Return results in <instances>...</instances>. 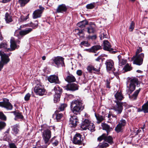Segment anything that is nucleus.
Here are the masks:
<instances>
[{
  "instance_id": "59",
  "label": "nucleus",
  "mask_w": 148,
  "mask_h": 148,
  "mask_svg": "<svg viewBox=\"0 0 148 148\" xmlns=\"http://www.w3.org/2000/svg\"><path fill=\"white\" fill-rule=\"evenodd\" d=\"M76 73L78 75L80 76L82 74V72L81 70H79L77 71Z\"/></svg>"
},
{
  "instance_id": "9",
  "label": "nucleus",
  "mask_w": 148,
  "mask_h": 148,
  "mask_svg": "<svg viewBox=\"0 0 148 148\" xmlns=\"http://www.w3.org/2000/svg\"><path fill=\"white\" fill-rule=\"evenodd\" d=\"M53 90L55 93L54 101V102L56 103L60 101V95L62 92V89L58 86H56L54 87Z\"/></svg>"
},
{
  "instance_id": "60",
  "label": "nucleus",
  "mask_w": 148,
  "mask_h": 148,
  "mask_svg": "<svg viewBox=\"0 0 148 148\" xmlns=\"http://www.w3.org/2000/svg\"><path fill=\"white\" fill-rule=\"evenodd\" d=\"M85 50L88 52H93H93H94V50H93L92 47H91V48H90L89 49H86Z\"/></svg>"
},
{
  "instance_id": "53",
  "label": "nucleus",
  "mask_w": 148,
  "mask_h": 148,
  "mask_svg": "<svg viewBox=\"0 0 148 148\" xmlns=\"http://www.w3.org/2000/svg\"><path fill=\"white\" fill-rule=\"evenodd\" d=\"M6 123L4 122H0V130L6 126Z\"/></svg>"
},
{
  "instance_id": "37",
  "label": "nucleus",
  "mask_w": 148,
  "mask_h": 148,
  "mask_svg": "<svg viewBox=\"0 0 148 148\" xmlns=\"http://www.w3.org/2000/svg\"><path fill=\"white\" fill-rule=\"evenodd\" d=\"M108 143L104 141L103 142L100 143L99 144V148H105L109 146Z\"/></svg>"
},
{
  "instance_id": "27",
  "label": "nucleus",
  "mask_w": 148,
  "mask_h": 148,
  "mask_svg": "<svg viewBox=\"0 0 148 148\" xmlns=\"http://www.w3.org/2000/svg\"><path fill=\"white\" fill-rule=\"evenodd\" d=\"M66 81L70 83L75 82L76 80V79L73 75L69 74L65 79Z\"/></svg>"
},
{
  "instance_id": "34",
  "label": "nucleus",
  "mask_w": 148,
  "mask_h": 148,
  "mask_svg": "<svg viewBox=\"0 0 148 148\" xmlns=\"http://www.w3.org/2000/svg\"><path fill=\"white\" fill-rule=\"evenodd\" d=\"M95 116L97 119V123H99L103 120V117L101 115L95 114Z\"/></svg>"
},
{
  "instance_id": "61",
  "label": "nucleus",
  "mask_w": 148,
  "mask_h": 148,
  "mask_svg": "<svg viewBox=\"0 0 148 148\" xmlns=\"http://www.w3.org/2000/svg\"><path fill=\"white\" fill-rule=\"evenodd\" d=\"M97 38V36L96 35H94L92 36H89V38L90 39H92V40H95Z\"/></svg>"
},
{
  "instance_id": "2",
  "label": "nucleus",
  "mask_w": 148,
  "mask_h": 148,
  "mask_svg": "<svg viewBox=\"0 0 148 148\" xmlns=\"http://www.w3.org/2000/svg\"><path fill=\"white\" fill-rule=\"evenodd\" d=\"M42 135L43 139L46 145H48L49 144L48 142L51 136V128L49 127L44 128L42 129Z\"/></svg>"
},
{
  "instance_id": "63",
  "label": "nucleus",
  "mask_w": 148,
  "mask_h": 148,
  "mask_svg": "<svg viewBox=\"0 0 148 148\" xmlns=\"http://www.w3.org/2000/svg\"><path fill=\"white\" fill-rule=\"evenodd\" d=\"M111 116H112L111 114L109 113V114H108L107 117L108 119V120L110 121H111V120L112 119V118L111 117Z\"/></svg>"
},
{
  "instance_id": "52",
  "label": "nucleus",
  "mask_w": 148,
  "mask_h": 148,
  "mask_svg": "<svg viewBox=\"0 0 148 148\" xmlns=\"http://www.w3.org/2000/svg\"><path fill=\"white\" fill-rule=\"evenodd\" d=\"M142 51V48L141 47H138L136 51V54L135 55H139L140 54L139 53L141 52Z\"/></svg>"
},
{
  "instance_id": "42",
  "label": "nucleus",
  "mask_w": 148,
  "mask_h": 148,
  "mask_svg": "<svg viewBox=\"0 0 148 148\" xmlns=\"http://www.w3.org/2000/svg\"><path fill=\"white\" fill-rule=\"evenodd\" d=\"M93 50H94L93 53H95V51L102 49L101 47L99 45H95L92 47Z\"/></svg>"
},
{
  "instance_id": "10",
  "label": "nucleus",
  "mask_w": 148,
  "mask_h": 148,
  "mask_svg": "<svg viewBox=\"0 0 148 148\" xmlns=\"http://www.w3.org/2000/svg\"><path fill=\"white\" fill-rule=\"evenodd\" d=\"M108 135L106 134H103L101 136L99 137L97 139L99 141L104 139L105 141L108 142L110 144H112L114 143L112 137L110 136H107Z\"/></svg>"
},
{
  "instance_id": "19",
  "label": "nucleus",
  "mask_w": 148,
  "mask_h": 148,
  "mask_svg": "<svg viewBox=\"0 0 148 148\" xmlns=\"http://www.w3.org/2000/svg\"><path fill=\"white\" fill-rule=\"evenodd\" d=\"M67 90L74 91L78 89V86L75 83L70 84L64 87Z\"/></svg>"
},
{
  "instance_id": "1",
  "label": "nucleus",
  "mask_w": 148,
  "mask_h": 148,
  "mask_svg": "<svg viewBox=\"0 0 148 148\" xmlns=\"http://www.w3.org/2000/svg\"><path fill=\"white\" fill-rule=\"evenodd\" d=\"M138 79L134 78L131 79L130 86L129 87H128L127 93L129 95V97L132 100H135L136 99L138 95L140 92V89L136 90L132 96L130 95V94H131L135 90L136 85H138Z\"/></svg>"
},
{
  "instance_id": "64",
  "label": "nucleus",
  "mask_w": 148,
  "mask_h": 148,
  "mask_svg": "<svg viewBox=\"0 0 148 148\" xmlns=\"http://www.w3.org/2000/svg\"><path fill=\"white\" fill-rule=\"evenodd\" d=\"M101 55L99 56L97 58L95 59V60L97 61H99L101 59Z\"/></svg>"
},
{
  "instance_id": "46",
  "label": "nucleus",
  "mask_w": 148,
  "mask_h": 148,
  "mask_svg": "<svg viewBox=\"0 0 148 148\" xmlns=\"http://www.w3.org/2000/svg\"><path fill=\"white\" fill-rule=\"evenodd\" d=\"M126 124V121L125 120L122 119L119 122V125L124 127Z\"/></svg>"
},
{
  "instance_id": "30",
  "label": "nucleus",
  "mask_w": 148,
  "mask_h": 148,
  "mask_svg": "<svg viewBox=\"0 0 148 148\" xmlns=\"http://www.w3.org/2000/svg\"><path fill=\"white\" fill-rule=\"evenodd\" d=\"M5 18L7 23H9L13 21L12 16L8 12L5 14Z\"/></svg>"
},
{
  "instance_id": "31",
  "label": "nucleus",
  "mask_w": 148,
  "mask_h": 148,
  "mask_svg": "<svg viewBox=\"0 0 148 148\" xmlns=\"http://www.w3.org/2000/svg\"><path fill=\"white\" fill-rule=\"evenodd\" d=\"M8 46L6 42H1L0 44V48H3L5 50V51H8Z\"/></svg>"
},
{
  "instance_id": "12",
  "label": "nucleus",
  "mask_w": 148,
  "mask_h": 148,
  "mask_svg": "<svg viewBox=\"0 0 148 148\" xmlns=\"http://www.w3.org/2000/svg\"><path fill=\"white\" fill-rule=\"evenodd\" d=\"M32 31V29L31 28L26 29H25L21 30L18 34L16 32L15 34V35L18 37V39H21L25 35L28 34Z\"/></svg>"
},
{
  "instance_id": "35",
  "label": "nucleus",
  "mask_w": 148,
  "mask_h": 148,
  "mask_svg": "<svg viewBox=\"0 0 148 148\" xmlns=\"http://www.w3.org/2000/svg\"><path fill=\"white\" fill-rule=\"evenodd\" d=\"M87 129L91 132H94L95 131V126L93 123H91L90 121L89 123V125H88Z\"/></svg>"
},
{
  "instance_id": "6",
  "label": "nucleus",
  "mask_w": 148,
  "mask_h": 148,
  "mask_svg": "<svg viewBox=\"0 0 148 148\" xmlns=\"http://www.w3.org/2000/svg\"><path fill=\"white\" fill-rule=\"evenodd\" d=\"M116 104L113 107V109L115 111L117 114L121 113L123 109V106H125L126 103L121 102L120 101H114Z\"/></svg>"
},
{
  "instance_id": "7",
  "label": "nucleus",
  "mask_w": 148,
  "mask_h": 148,
  "mask_svg": "<svg viewBox=\"0 0 148 148\" xmlns=\"http://www.w3.org/2000/svg\"><path fill=\"white\" fill-rule=\"evenodd\" d=\"M64 59L62 57L57 56L53 58L50 60L51 62H53L58 67L64 66Z\"/></svg>"
},
{
  "instance_id": "45",
  "label": "nucleus",
  "mask_w": 148,
  "mask_h": 148,
  "mask_svg": "<svg viewBox=\"0 0 148 148\" xmlns=\"http://www.w3.org/2000/svg\"><path fill=\"white\" fill-rule=\"evenodd\" d=\"M14 113H15L14 114L16 118L20 119H22L23 118V117L21 113H16L14 112Z\"/></svg>"
},
{
  "instance_id": "18",
  "label": "nucleus",
  "mask_w": 148,
  "mask_h": 148,
  "mask_svg": "<svg viewBox=\"0 0 148 148\" xmlns=\"http://www.w3.org/2000/svg\"><path fill=\"white\" fill-rule=\"evenodd\" d=\"M84 108V105H83L82 102L81 104L78 105V106L71 108V110L74 114H77L78 113L80 112Z\"/></svg>"
},
{
  "instance_id": "20",
  "label": "nucleus",
  "mask_w": 148,
  "mask_h": 148,
  "mask_svg": "<svg viewBox=\"0 0 148 148\" xmlns=\"http://www.w3.org/2000/svg\"><path fill=\"white\" fill-rule=\"evenodd\" d=\"M10 48L9 47L8 49V51H11L14 50L16 48H18V46H18H17L16 45V41H15V39L14 38H11L10 40Z\"/></svg>"
},
{
  "instance_id": "11",
  "label": "nucleus",
  "mask_w": 148,
  "mask_h": 148,
  "mask_svg": "<svg viewBox=\"0 0 148 148\" xmlns=\"http://www.w3.org/2000/svg\"><path fill=\"white\" fill-rule=\"evenodd\" d=\"M0 106L9 110H12L13 108V106L9 100L6 98L4 99L2 102H0Z\"/></svg>"
},
{
  "instance_id": "57",
  "label": "nucleus",
  "mask_w": 148,
  "mask_h": 148,
  "mask_svg": "<svg viewBox=\"0 0 148 148\" xmlns=\"http://www.w3.org/2000/svg\"><path fill=\"white\" fill-rule=\"evenodd\" d=\"M110 80L107 79L106 80V86L107 88H110Z\"/></svg>"
},
{
  "instance_id": "40",
  "label": "nucleus",
  "mask_w": 148,
  "mask_h": 148,
  "mask_svg": "<svg viewBox=\"0 0 148 148\" xmlns=\"http://www.w3.org/2000/svg\"><path fill=\"white\" fill-rule=\"evenodd\" d=\"M105 31L104 29H103L101 32V34L99 36V37L100 38V39L102 40L104 38H107V35L106 33H105L104 32Z\"/></svg>"
},
{
  "instance_id": "25",
  "label": "nucleus",
  "mask_w": 148,
  "mask_h": 148,
  "mask_svg": "<svg viewBox=\"0 0 148 148\" xmlns=\"http://www.w3.org/2000/svg\"><path fill=\"white\" fill-rule=\"evenodd\" d=\"M116 100L114 101H119L123 100L124 98L122 93L120 92H117L114 95Z\"/></svg>"
},
{
  "instance_id": "23",
  "label": "nucleus",
  "mask_w": 148,
  "mask_h": 148,
  "mask_svg": "<svg viewBox=\"0 0 148 148\" xmlns=\"http://www.w3.org/2000/svg\"><path fill=\"white\" fill-rule=\"evenodd\" d=\"M49 82L51 83H58L59 81L58 76L54 75L50 76L48 78Z\"/></svg>"
},
{
  "instance_id": "4",
  "label": "nucleus",
  "mask_w": 148,
  "mask_h": 148,
  "mask_svg": "<svg viewBox=\"0 0 148 148\" xmlns=\"http://www.w3.org/2000/svg\"><path fill=\"white\" fill-rule=\"evenodd\" d=\"M144 54L141 53L138 55H135L131 58V60L133 61V64L140 66L143 63Z\"/></svg>"
},
{
  "instance_id": "13",
  "label": "nucleus",
  "mask_w": 148,
  "mask_h": 148,
  "mask_svg": "<svg viewBox=\"0 0 148 148\" xmlns=\"http://www.w3.org/2000/svg\"><path fill=\"white\" fill-rule=\"evenodd\" d=\"M39 9L36 10L33 13V18L34 19L40 17L41 16V14L45 9L41 5H39Z\"/></svg>"
},
{
  "instance_id": "55",
  "label": "nucleus",
  "mask_w": 148,
  "mask_h": 148,
  "mask_svg": "<svg viewBox=\"0 0 148 148\" xmlns=\"http://www.w3.org/2000/svg\"><path fill=\"white\" fill-rule=\"evenodd\" d=\"M37 21H35L34 23H32L31 24V26L34 28H35L37 27L38 26V23Z\"/></svg>"
},
{
  "instance_id": "17",
  "label": "nucleus",
  "mask_w": 148,
  "mask_h": 148,
  "mask_svg": "<svg viewBox=\"0 0 148 148\" xmlns=\"http://www.w3.org/2000/svg\"><path fill=\"white\" fill-rule=\"evenodd\" d=\"M105 64L106 66L107 70L108 71L112 70L114 71L115 68L114 67L113 61L111 60H107Z\"/></svg>"
},
{
  "instance_id": "22",
  "label": "nucleus",
  "mask_w": 148,
  "mask_h": 148,
  "mask_svg": "<svg viewBox=\"0 0 148 148\" xmlns=\"http://www.w3.org/2000/svg\"><path fill=\"white\" fill-rule=\"evenodd\" d=\"M101 125L103 130L106 131L107 134H106L107 135H108L109 132L112 130V128L106 123H102L101 124Z\"/></svg>"
},
{
  "instance_id": "54",
  "label": "nucleus",
  "mask_w": 148,
  "mask_h": 148,
  "mask_svg": "<svg viewBox=\"0 0 148 148\" xmlns=\"http://www.w3.org/2000/svg\"><path fill=\"white\" fill-rule=\"evenodd\" d=\"M10 148H17L15 144L14 143H10L9 144Z\"/></svg>"
},
{
  "instance_id": "26",
  "label": "nucleus",
  "mask_w": 148,
  "mask_h": 148,
  "mask_svg": "<svg viewBox=\"0 0 148 148\" xmlns=\"http://www.w3.org/2000/svg\"><path fill=\"white\" fill-rule=\"evenodd\" d=\"M100 65L98 67H97L96 68L92 65H90L87 67V69L89 73H91L92 70L96 72H99L100 71Z\"/></svg>"
},
{
  "instance_id": "5",
  "label": "nucleus",
  "mask_w": 148,
  "mask_h": 148,
  "mask_svg": "<svg viewBox=\"0 0 148 148\" xmlns=\"http://www.w3.org/2000/svg\"><path fill=\"white\" fill-rule=\"evenodd\" d=\"M83 139L82 137V135L79 133H76L74 136L73 142L75 145H82L84 146L86 143H83Z\"/></svg>"
},
{
  "instance_id": "36",
  "label": "nucleus",
  "mask_w": 148,
  "mask_h": 148,
  "mask_svg": "<svg viewBox=\"0 0 148 148\" xmlns=\"http://www.w3.org/2000/svg\"><path fill=\"white\" fill-rule=\"evenodd\" d=\"M132 69V68L131 67V65L127 63L125 65L123 69L125 71L127 72L131 71Z\"/></svg>"
},
{
  "instance_id": "33",
  "label": "nucleus",
  "mask_w": 148,
  "mask_h": 148,
  "mask_svg": "<svg viewBox=\"0 0 148 148\" xmlns=\"http://www.w3.org/2000/svg\"><path fill=\"white\" fill-rule=\"evenodd\" d=\"M145 113L148 112V101L142 106V110Z\"/></svg>"
},
{
  "instance_id": "29",
  "label": "nucleus",
  "mask_w": 148,
  "mask_h": 148,
  "mask_svg": "<svg viewBox=\"0 0 148 148\" xmlns=\"http://www.w3.org/2000/svg\"><path fill=\"white\" fill-rule=\"evenodd\" d=\"M12 133L14 134H16L18 133L19 132L18 129L19 127L18 125L16 124L12 126Z\"/></svg>"
},
{
  "instance_id": "43",
  "label": "nucleus",
  "mask_w": 148,
  "mask_h": 148,
  "mask_svg": "<svg viewBox=\"0 0 148 148\" xmlns=\"http://www.w3.org/2000/svg\"><path fill=\"white\" fill-rule=\"evenodd\" d=\"M123 127L118 124L115 128L116 131L117 132H120L123 129Z\"/></svg>"
},
{
  "instance_id": "39",
  "label": "nucleus",
  "mask_w": 148,
  "mask_h": 148,
  "mask_svg": "<svg viewBox=\"0 0 148 148\" xmlns=\"http://www.w3.org/2000/svg\"><path fill=\"white\" fill-rule=\"evenodd\" d=\"M86 29L87 30V32L89 34L93 33L94 32L95 29L92 26H90L87 27Z\"/></svg>"
},
{
  "instance_id": "16",
  "label": "nucleus",
  "mask_w": 148,
  "mask_h": 148,
  "mask_svg": "<svg viewBox=\"0 0 148 148\" xmlns=\"http://www.w3.org/2000/svg\"><path fill=\"white\" fill-rule=\"evenodd\" d=\"M67 8V6L64 4L60 5L56 9V13H64L66 12Z\"/></svg>"
},
{
  "instance_id": "14",
  "label": "nucleus",
  "mask_w": 148,
  "mask_h": 148,
  "mask_svg": "<svg viewBox=\"0 0 148 148\" xmlns=\"http://www.w3.org/2000/svg\"><path fill=\"white\" fill-rule=\"evenodd\" d=\"M103 49L104 50L111 52L112 53H115L116 51H112L113 49L111 48V45L107 40L104 41L103 42Z\"/></svg>"
},
{
  "instance_id": "51",
  "label": "nucleus",
  "mask_w": 148,
  "mask_h": 148,
  "mask_svg": "<svg viewBox=\"0 0 148 148\" xmlns=\"http://www.w3.org/2000/svg\"><path fill=\"white\" fill-rule=\"evenodd\" d=\"M135 26V23L134 21H132L129 27V30L130 31H132Z\"/></svg>"
},
{
  "instance_id": "3",
  "label": "nucleus",
  "mask_w": 148,
  "mask_h": 148,
  "mask_svg": "<svg viewBox=\"0 0 148 148\" xmlns=\"http://www.w3.org/2000/svg\"><path fill=\"white\" fill-rule=\"evenodd\" d=\"M10 53L9 54V55L5 53H4L0 51V56L1 60L0 61V71L3 68L4 65L7 64L10 61V59L9 58V56Z\"/></svg>"
},
{
  "instance_id": "24",
  "label": "nucleus",
  "mask_w": 148,
  "mask_h": 148,
  "mask_svg": "<svg viewBox=\"0 0 148 148\" xmlns=\"http://www.w3.org/2000/svg\"><path fill=\"white\" fill-rule=\"evenodd\" d=\"M90 121L87 119H85L81 123L80 127L84 130L87 129L88 125H89Z\"/></svg>"
},
{
  "instance_id": "58",
  "label": "nucleus",
  "mask_w": 148,
  "mask_h": 148,
  "mask_svg": "<svg viewBox=\"0 0 148 148\" xmlns=\"http://www.w3.org/2000/svg\"><path fill=\"white\" fill-rule=\"evenodd\" d=\"M58 143L59 142L57 140H56L54 142L52 143V144L53 146H56L58 145Z\"/></svg>"
},
{
  "instance_id": "38",
  "label": "nucleus",
  "mask_w": 148,
  "mask_h": 148,
  "mask_svg": "<svg viewBox=\"0 0 148 148\" xmlns=\"http://www.w3.org/2000/svg\"><path fill=\"white\" fill-rule=\"evenodd\" d=\"M30 0H19V2L21 6H24L28 3Z\"/></svg>"
},
{
  "instance_id": "15",
  "label": "nucleus",
  "mask_w": 148,
  "mask_h": 148,
  "mask_svg": "<svg viewBox=\"0 0 148 148\" xmlns=\"http://www.w3.org/2000/svg\"><path fill=\"white\" fill-rule=\"evenodd\" d=\"M78 120L76 116H71L70 119L69 123V126L71 127H75L78 123Z\"/></svg>"
},
{
  "instance_id": "48",
  "label": "nucleus",
  "mask_w": 148,
  "mask_h": 148,
  "mask_svg": "<svg viewBox=\"0 0 148 148\" xmlns=\"http://www.w3.org/2000/svg\"><path fill=\"white\" fill-rule=\"evenodd\" d=\"M0 119L4 121H5L6 120V116L3 112H0Z\"/></svg>"
},
{
  "instance_id": "47",
  "label": "nucleus",
  "mask_w": 148,
  "mask_h": 148,
  "mask_svg": "<svg viewBox=\"0 0 148 148\" xmlns=\"http://www.w3.org/2000/svg\"><path fill=\"white\" fill-rule=\"evenodd\" d=\"M29 14H28L25 17L23 16H21L20 17V18L19 19V20L21 22L25 21L29 18Z\"/></svg>"
},
{
  "instance_id": "8",
  "label": "nucleus",
  "mask_w": 148,
  "mask_h": 148,
  "mask_svg": "<svg viewBox=\"0 0 148 148\" xmlns=\"http://www.w3.org/2000/svg\"><path fill=\"white\" fill-rule=\"evenodd\" d=\"M34 91L37 95L43 96L45 94V90L44 87L40 84H37L34 88Z\"/></svg>"
},
{
  "instance_id": "32",
  "label": "nucleus",
  "mask_w": 148,
  "mask_h": 148,
  "mask_svg": "<svg viewBox=\"0 0 148 148\" xmlns=\"http://www.w3.org/2000/svg\"><path fill=\"white\" fill-rule=\"evenodd\" d=\"M88 24V22L86 21H83L78 23L77 25L79 28H82L85 27V25Z\"/></svg>"
},
{
  "instance_id": "49",
  "label": "nucleus",
  "mask_w": 148,
  "mask_h": 148,
  "mask_svg": "<svg viewBox=\"0 0 148 148\" xmlns=\"http://www.w3.org/2000/svg\"><path fill=\"white\" fill-rule=\"evenodd\" d=\"M62 114L61 113H58L56 114V119L57 121H59L62 116Z\"/></svg>"
},
{
  "instance_id": "56",
  "label": "nucleus",
  "mask_w": 148,
  "mask_h": 148,
  "mask_svg": "<svg viewBox=\"0 0 148 148\" xmlns=\"http://www.w3.org/2000/svg\"><path fill=\"white\" fill-rule=\"evenodd\" d=\"M30 96V95L29 93H27L24 99L25 100H28L29 99Z\"/></svg>"
},
{
  "instance_id": "41",
  "label": "nucleus",
  "mask_w": 148,
  "mask_h": 148,
  "mask_svg": "<svg viewBox=\"0 0 148 148\" xmlns=\"http://www.w3.org/2000/svg\"><path fill=\"white\" fill-rule=\"evenodd\" d=\"M95 3L93 2L87 4L86 5V8L88 9H92L95 7Z\"/></svg>"
},
{
  "instance_id": "28",
  "label": "nucleus",
  "mask_w": 148,
  "mask_h": 148,
  "mask_svg": "<svg viewBox=\"0 0 148 148\" xmlns=\"http://www.w3.org/2000/svg\"><path fill=\"white\" fill-rule=\"evenodd\" d=\"M82 102V101L80 100H73L72 101L71 104V108L75 107L78 106V105Z\"/></svg>"
},
{
  "instance_id": "50",
  "label": "nucleus",
  "mask_w": 148,
  "mask_h": 148,
  "mask_svg": "<svg viewBox=\"0 0 148 148\" xmlns=\"http://www.w3.org/2000/svg\"><path fill=\"white\" fill-rule=\"evenodd\" d=\"M67 105L66 103H63L61 104L59 107V109L61 111L64 110V109L67 107Z\"/></svg>"
},
{
  "instance_id": "44",
  "label": "nucleus",
  "mask_w": 148,
  "mask_h": 148,
  "mask_svg": "<svg viewBox=\"0 0 148 148\" xmlns=\"http://www.w3.org/2000/svg\"><path fill=\"white\" fill-rule=\"evenodd\" d=\"M80 45L81 47H82V46H84L86 47H88L90 46V44L88 43V41H83L81 42L80 44Z\"/></svg>"
},
{
  "instance_id": "21",
  "label": "nucleus",
  "mask_w": 148,
  "mask_h": 148,
  "mask_svg": "<svg viewBox=\"0 0 148 148\" xmlns=\"http://www.w3.org/2000/svg\"><path fill=\"white\" fill-rule=\"evenodd\" d=\"M117 58L118 59L119 66H122L126 63L127 62V60L124 58L122 55H119L118 56Z\"/></svg>"
},
{
  "instance_id": "62",
  "label": "nucleus",
  "mask_w": 148,
  "mask_h": 148,
  "mask_svg": "<svg viewBox=\"0 0 148 148\" xmlns=\"http://www.w3.org/2000/svg\"><path fill=\"white\" fill-rule=\"evenodd\" d=\"M76 32H77L78 33L80 34H82L83 33V30H79V29H76L75 30Z\"/></svg>"
}]
</instances>
